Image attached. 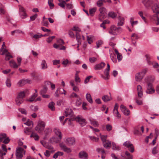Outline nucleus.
Wrapping results in <instances>:
<instances>
[{
    "label": "nucleus",
    "instance_id": "f257e3e1",
    "mask_svg": "<svg viewBox=\"0 0 159 159\" xmlns=\"http://www.w3.org/2000/svg\"><path fill=\"white\" fill-rule=\"evenodd\" d=\"M45 122L41 120H39L35 128V130L39 133H42L45 126Z\"/></svg>",
    "mask_w": 159,
    "mask_h": 159
},
{
    "label": "nucleus",
    "instance_id": "f03ea898",
    "mask_svg": "<svg viewBox=\"0 0 159 159\" xmlns=\"http://www.w3.org/2000/svg\"><path fill=\"white\" fill-rule=\"evenodd\" d=\"M147 69H143L140 72L136 74L135 75V80L137 81L140 82L145 76L147 71Z\"/></svg>",
    "mask_w": 159,
    "mask_h": 159
},
{
    "label": "nucleus",
    "instance_id": "7ed1b4c3",
    "mask_svg": "<svg viewBox=\"0 0 159 159\" xmlns=\"http://www.w3.org/2000/svg\"><path fill=\"white\" fill-rule=\"evenodd\" d=\"M99 135L104 147L107 149L109 148V142L108 140L107 139V136L102 135L101 134Z\"/></svg>",
    "mask_w": 159,
    "mask_h": 159
},
{
    "label": "nucleus",
    "instance_id": "20e7f679",
    "mask_svg": "<svg viewBox=\"0 0 159 159\" xmlns=\"http://www.w3.org/2000/svg\"><path fill=\"white\" fill-rule=\"evenodd\" d=\"M19 12L20 17L22 19H25L27 17V14L26 11V10L21 5H18Z\"/></svg>",
    "mask_w": 159,
    "mask_h": 159
},
{
    "label": "nucleus",
    "instance_id": "39448f33",
    "mask_svg": "<svg viewBox=\"0 0 159 159\" xmlns=\"http://www.w3.org/2000/svg\"><path fill=\"white\" fill-rule=\"evenodd\" d=\"M25 151L22 148H19L16 150V155L17 159H21L25 154Z\"/></svg>",
    "mask_w": 159,
    "mask_h": 159
},
{
    "label": "nucleus",
    "instance_id": "423d86ee",
    "mask_svg": "<svg viewBox=\"0 0 159 159\" xmlns=\"http://www.w3.org/2000/svg\"><path fill=\"white\" fill-rule=\"evenodd\" d=\"M121 30L120 27H116L114 25H111L110 27V34L113 35L118 34Z\"/></svg>",
    "mask_w": 159,
    "mask_h": 159
},
{
    "label": "nucleus",
    "instance_id": "0eeeda50",
    "mask_svg": "<svg viewBox=\"0 0 159 159\" xmlns=\"http://www.w3.org/2000/svg\"><path fill=\"white\" fill-rule=\"evenodd\" d=\"M75 120L78 122L82 126H84L87 123L85 120L81 116H77L75 118Z\"/></svg>",
    "mask_w": 159,
    "mask_h": 159
},
{
    "label": "nucleus",
    "instance_id": "6e6552de",
    "mask_svg": "<svg viewBox=\"0 0 159 159\" xmlns=\"http://www.w3.org/2000/svg\"><path fill=\"white\" fill-rule=\"evenodd\" d=\"M151 8L154 13L159 14V2L157 0L155 1Z\"/></svg>",
    "mask_w": 159,
    "mask_h": 159
},
{
    "label": "nucleus",
    "instance_id": "1a4fd4ad",
    "mask_svg": "<svg viewBox=\"0 0 159 159\" xmlns=\"http://www.w3.org/2000/svg\"><path fill=\"white\" fill-rule=\"evenodd\" d=\"M148 82L146 93L149 94L153 93L155 92V90L153 87L152 84L150 82Z\"/></svg>",
    "mask_w": 159,
    "mask_h": 159
},
{
    "label": "nucleus",
    "instance_id": "9d476101",
    "mask_svg": "<svg viewBox=\"0 0 159 159\" xmlns=\"http://www.w3.org/2000/svg\"><path fill=\"white\" fill-rule=\"evenodd\" d=\"M123 145L128 148L130 152H134V148L133 145L129 141L125 142L123 143Z\"/></svg>",
    "mask_w": 159,
    "mask_h": 159
},
{
    "label": "nucleus",
    "instance_id": "9b49d317",
    "mask_svg": "<svg viewBox=\"0 0 159 159\" xmlns=\"http://www.w3.org/2000/svg\"><path fill=\"white\" fill-rule=\"evenodd\" d=\"M104 75H102L101 76L105 80H108L109 79V64H107V68L104 71Z\"/></svg>",
    "mask_w": 159,
    "mask_h": 159
},
{
    "label": "nucleus",
    "instance_id": "f8f14e48",
    "mask_svg": "<svg viewBox=\"0 0 159 159\" xmlns=\"http://www.w3.org/2000/svg\"><path fill=\"white\" fill-rule=\"evenodd\" d=\"M100 14L99 15L98 19L101 21L102 20V18H104L106 15V10L104 7L101 8L99 9Z\"/></svg>",
    "mask_w": 159,
    "mask_h": 159
},
{
    "label": "nucleus",
    "instance_id": "ddd939ff",
    "mask_svg": "<svg viewBox=\"0 0 159 159\" xmlns=\"http://www.w3.org/2000/svg\"><path fill=\"white\" fill-rule=\"evenodd\" d=\"M156 0H143V3L146 8L152 7Z\"/></svg>",
    "mask_w": 159,
    "mask_h": 159
},
{
    "label": "nucleus",
    "instance_id": "4468645a",
    "mask_svg": "<svg viewBox=\"0 0 159 159\" xmlns=\"http://www.w3.org/2000/svg\"><path fill=\"white\" fill-rule=\"evenodd\" d=\"M65 142L68 145L71 146L75 144V140L74 138H68L66 139Z\"/></svg>",
    "mask_w": 159,
    "mask_h": 159
},
{
    "label": "nucleus",
    "instance_id": "2eb2a0df",
    "mask_svg": "<svg viewBox=\"0 0 159 159\" xmlns=\"http://www.w3.org/2000/svg\"><path fill=\"white\" fill-rule=\"evenodd\" d=\"M118 106L117 103H116L115 104L114 109L113 110V113L115 116L117 117V118L119 119L120 118L121 116L118 111Z\"/></svg>",
    "mask_w": 159,
    "mask_h": 159
},
{
    "label": "nucleus",
    "instance_id": "dca6fc26",
    "mask_svg": "<svg viewBox=\"0 0 159 159\" xmlns=\"http://www.w3.org/2000/svg\"><path fill=\"white\" fill-rule=\"evenodd\" d=\"M60 146L61 148L63 150L64 152L67 153H70L72 151L70 148L67 147L66 145L63 143H60Z\"/></svg>",
    "mask_w": 159,
    "mask_h": 159
},
{
    "label": "nucleus",
    "instance_id": "f3484780",
    "mask_svg": "<svg viewBox=\"0 0 159 159\" xmlns=\"http://www.w3.org/2000/svg\"><path fill=\"white\" fill-rule=\"evenodd\" d=\"M52 132V129L50 128H47L44 131V139H47L51 134Z\"/></svg>",
    "mask_w": 159,
    "mask_h": 159
},
{
    "label": "nucleus",
    "instance_id": "a211bd4d",
    "mask_svg": "<svg viewBox=\"0 0 159 159\" xmlns=\"http://www.w3.org/2000/svg\"><path fill=\"white\" fill-rule=\"evenodd\" d=\"M105 64L103 62L96 64L95 65L94 69L96 70H99L102 69L105 66Z\"/></svg>",
    "mask_w": 159,
    "mask_h": 159
},
{
    "label": "nucleus",
    "instance_id": "6ab92c4d",
    "mask_svg": "<svg viewBox=\"0 0 159 159\" xmlns=\"http://www.w3.org/2000/svg\"><path fill=\"white\" fill-rule=\"evenodd\" d=\"M158 14L156 13V14L150 16V18L151 20L157 21L156 24L157 25H159V18L158 16Z\"/></svg>",
    "mask_w": 159,
    "mask_h": 159
},
{
    "label": "nucleus",
    "instance_id": "aec40b11",
    "mask_svg": "<svg viewBox=\"0 0 159 159\" xmlns=\"http://www.w3.org/2000/svg\"><path fill=\"white\" fill-rule=\"evenodd\" d=\"M139 37L138 35L135 33L133 34L131 36V40L132 41L133 44L135 45V43H136V41L139 39Z\"/></svg>",
    "mask_w": 159,
    "mask_h": 159
},
{
    "label": "nucleus",
    "instance_id": "412c9836",
    "mask_svg": "<svg viewBox=\"0 0 159 159\" xmlns=\"http://www.w3.org/2000/svg\"><path fill=\"white\" fill-rule=\"evenodd\" d=\"M9 65L11 67L14 69H17L19 66L18 64L16 63L14 60H11L9 61Z\"/></svg>",
    "mask_w": 159,
    "mask_h": 159
},
{
    "label": "nucleus",
    "instance_id": "4be33fe9",
    "mask_svg": "<svg viewBox=\"0 0 159 159\" xmlns=\"http://www.w3.org/2000/svg\"><path fill=\"white\" fill-rule=\"evenodd\" d=\"M138 96L142 98L143 96L142 88L141 86L138 85L137 86Z\"/></svg>",
    "mask_w": 159,
    "mask_h": 159
},
{
    "label": "nucleus",
    "instance_id": "5701e85b",
    "mask_svg": "<svg viewBox=\"0 0 159 159\" xmlns=\"http://www.w3.org/2000/svg\"><path fill=\"white\" fill-rule=\"evenodd\" d=\"M79 157L80 158L86 159L88 157V154L84 151H81L79 153Z\"/></svg>",
    "mask_w": 159,
    "mask_h": 159
},
{
    "label": "nucleus",
    "instance_id": "b1692460",
    "mask_svg": "<svg viewBox=\"0 0 159 159\" xmlns=\"http://www.w3.org/2000/svg\"><path fill=\"white\" fill-rule=\"evenodd\" d=\"M73 114V112L72 109H70L66 108L65 111L64 115L66 116H72Z\"/></svg>",
    "mask_w": 159,
    "mask_h": 159
},
{
    "label": "nucleus",
    "instance_id": "393cba45",
    "mask_svg": "<svg viewBox=\"0 0 159 159\" xmlns=\"http://www.w3.org/2000/svg\"><path fill=\"white\" fill-rule=\"evenodd\" d=\"M54 132L56 135L58 136L60 139L62 138V134L60 130L57 129L55 128L54 129Z\"/></svg>",
    "mask_w": 159,
    "mask_h": 159
},
{
    "label": "nucleus",
    "instance_id": "a878e982",
    "mask_svg": "<svg viewBox=\"0 0 159 159\" xmlns=\"http://www.w3.org/2000/svg\"><path fill=\"white\" fill-rule=\"evenodd\" d=\"M76 40L78 42V46L77 47L78 48V50H79V49L78 48L79 47V45L81 44V35L79 32H77L76 33Z\"/></svg>",
    "mask_w": 159,
    "mask_h": 159
},
{
    "label": "nucleus",
    "instance_id": "bb28decb",
    "mask_svg": "<svg viewBox=\"0 0 159 159\" xmlns=\"http://www.w3.org/2000/svg\"><path fill=\"white\" fill-rule=\"evenodd\" d=\"M35 93H34L28 100V101L32 102L33 101L36 97L37 96V90L36 89L35 90Z\"/></svg>",
    "mask_w": 159,
    "mask_h": 159
},
{
    "label": "nucleus",
    "instance_id": "cd10ccee",
    "mask_svg": "<svg viewBox=\"0 0 159 159\" xmlns=\"http://www.w3.org/2000/svg\"><path fill=\"white\" fill-rule=\"evenodd\" d=\"M111 146L112 149L115 150H119L120 149V147L116 145L114 143H111L110 141V147Z\"/></svg>",
    "mask_w": 159,
    "mask_h": 159
},
{
    "label": "nucleus",
    "instance_id": "c85d7f7f",
    "mask_svg": "<svg viewBox=\"0 0 159 159\" xmlns=\"http://www.w3.org/2000/svg\"><path fill=\"white\" fill-rule=\"evenodd\" d=\"M61 89V88H58L57 90H56V91L55 92V96L56 97H58L59 96V94L60 93L61 94H64V95H66V91L64 89H63L62 90L64 92L63 93H60V90Z\"/></svg>",
    "mask_w": 159,
    "mask_h": 159
},
{
    "label": "nucleus",
    "instance_id": "c756f323",
    "mask_svg": "<svg viewBox=\"0 0 159 159\" xmlns=\"http://www.w3.org/2000/svg\"><path fill=\"white\" fill-rule=\"evenodd\" d=\"M41 67V69L42 70H44L47 68L48 65L45 60H43L42 61Z\"/></svg>",
    "mask_w": 159,
    "mask_h": 159
},
{
    "label": "nucleus",
    "instance_id": "7c9ffc66",
    "mask_svg": "<svg viewBox=\"0 0 159 159\" xmlns=\"http://www.w3.org/2000/svg\"><path fill=\"white\" fill-rule=\"evenodd\" d=\"M24 99L22 98H20L18 97H16L15 99V101L16 105H20L24 102Z\"/></svg>",
    "mask_w": 159,
    "mask_h": 159
},
{
    "label": "nucleus",
    "instance_id": "2f4dec72",
    "mask_svg": "<svg viewBox=\"0 0 159 159\" xmlns=\"http://www.w3.org/2000/svg\"><path fill=\"white\" fill-rule=\"evenodd\" d=\"M61 139H59V137L58 138L56 137H52L51 138L50 140V142L52 143H57L60 141Z\"/></svg>",
    "mask_w": 159,
    "mask_h": 159
},
{
    "label": "nucleus",
    "instance_id": "473e14b6",
    "mask_svg": "<svg viewBox=\"0 0 159 159\" xmlns=\"http://www.w3.org/2000/svg\"><path fill=\"white\" fill-rule=\"evenodd\" d=\"M118 19L119 20V21L118 23V26H122L124 24V18L121 16H119L118 17Z\"/></svg>",
    "mask_w": 159,
    "mask_h": 159
},
{
    "label": "nucleus",
    "instance_id": "72a5a7b5",
    "mask_svg": "<svg viewBox=\"0 0 159 159\" xmlns=\"http://www.w3.org/2000/svg\"><path fill=\"white\" fill-rule=\"evenodd\" d=\"M54 105L55 103L53 102H50L49 103L48 107L52 111H54L55 109Z\"/></svg>",
    "mask_w": 159,
    "mask_h": 159
},
{
    "label": "nucleus",
    "instance_id": "f704fd0d",
    "mask_svg": "<svg viewBox=\"0 0 159 159\" xmlns=\"http://www.w3.org/2000/svg\"><path fill=\"white\" fill-rule=\"evenodd\" d=\"M86 98L87 101L90 103H92L93 102L91 95L90 93H87Z\"/></svg>",
    "mask_w": 159,
    "mask_h": 159
},
{
    "label": "nucleus",
    "instance_id": "c9c22d12",
    "mask_svg": "<svg viewBox=\"0 0 159 159\" xmlns=\"http://www.w3.org/2000/svg\"><path fill=\"white\" fill-rule=\"evenodd\" d=\"M109 23V21L108 20H106L103 21L102 23L100 25V27L103 28L104 29H106L105 25L108 24Z\"/></svg>",
    "mask_w": 159,
    "mask_h": 159
},
{
    "label": "nucleus",
    "instance_id": "e433bc0d",
    "mask_svg": "<svg viewBox=\"0 0 159 159\" xmlns=\"http://www.w3.org/2000/svg\"><path fill=\"white\" fill-rule=\"evenodd\" d=\"M138 14L142 18V19L143 20L144 22L145 23H147V20L146 19L145 17L143 16V13L142 11H139L138 12Z\"/></svg>",
    "mask_w": 159,
    "mask_h": 159
},
{
    "label": "nucleus",
    "instance_id": "4c0bfd02",
    "mask_svg": "<svg viewBox=\"0 0 159 159\" xmlns=\"http://www.w3.org/2000/svg\"><path fill=\"white\" fill-rule=\"evenodd\" d=\"M25 91H21L18 93L17 97L23 99L25 96Z\"/></svg>",
    "mask_w": 159,
    "mask_h": 159
},
{
    "label": "nucleus",
    "instance_id": "58836bf2",
    "mask_svg": "<svg viewBox=\"0 0 159 159\" xmlns=\"http://www.w3.org/2000/svg\"><path fill=\"white\" fill-rule=\"evenodd\" d=\"M31 138L33 137L36 141L38 140L39 139V137L38 134L36 133H33L30 135Z\"/></svg>",
    "mask_w": 159,
    "mask_h": 159
},
{
    "label": "nucleus",
    "instance_id": "ea45409f",
    "mask_svg": "<svg viewBox=\"0 0 159 159\" xmlns=\"http://www.w3.org/2000/svg\"><path fill=\"white\" fill-rule=\"evenodd\" d=\"M78 72L77 71L75 74V81L76 82L80 83V77H79L78 76Z\"/></svg>",
    "mask_w": 159,
    "mask_h": 159
},
{
    "label": "nucleus",
    "instance_id": "a19ab883",
    "mask_svg": "<svg viewBox=\"0 0 159 159\" xmlns=\"http://www.w3.org/2000/svg\"><path fill=\"white\" fill-rule=\"evenodd\" d=\"M26 83V80L22 79L20 80L18 83V85L19 86H22Z\"/></svg>",
    "mask_w": 159,
    "mask_h": 159
},
{
    "label": "nucleus",
    "instance_id": "79ce46f5",
    "mask_svg": "<svg viewBox=\"0 0 159 159\" xmlns=\"http://www.w3.org/2000/svg\"><path fill=\"white\" fill-rule=\"evenodd\" d=\"M31 128H29L28 127L25 128L24 129V133L27 135H29L30 133L31 132Z\"/></svg>",
    "mask_w": 159,
    "mask_h": 159
},
{
    "label": "nucleus",
    "instance_id": "37998d69",
    "mask_svg": "<svg viewBox=\"0 0 159 159\" xmlns=\"http://www.w3.org/2000/svg\"><path fill=\"white\" fill-rule=\"evenodd\" d=\"M146 57V60L148 64L149 65H151L152 64V63L150 61V57L148 55L146 54L145 55Z\"/></svg>",
    "mask_w": 159,
    "mask_h": 159
},
{
    "label": "nucleus",
    "instance_id": "c03bdc74",
    "mask_svg": "<svg viewBox=\"0 0 159 159\" xmlns=\"http://www.w3.org/2000/svg\"><path fill=\"white\" fill-rule=\"evenodd\" d=\"M117 16V14L116 12L113 11H111L110 12V17H111L113 19H115L116 18Z\"/></svg>",
    "mask_w": 159,
    "mask_h": 159
},
{
    "label": "nucleus",
    "instance_id": "a18cd8bd",
    "mask_svg": "<svg viewBox=\"0 0 159 159\" xmlns=\"http://www.w3.org/2000/svg\"><path fill=\"white\" fill-rule=\"evenodd\" d=\"M105 0H99L97 2V5L99 7H100L103 5V2H105Z\"/></svg>",
    "mask_w": 159,
    "mask_h": 159
},
{
    "label": "nucleus",
    "instance_id": "49530a36",
    "mask_svg": "<svg viewBox=\"0 0 159 159\" xmlns=\"http://www.w3.org/2000/svg\"><path fill=\"white\" fill-rule=\"evenodd\" d=\"M6 84L7 87L10 88L11 86V80L9 79H7L6 81Z\"/></svg>",
    "mask_w": 159,
    "mask_h": 159
},
{
    "label": "nucleus",
    "instance_id": "de8ad7c7",
    "mask_svg": "<svg viewBox=\"0 0 159 159\" xmlns=\"http://www.w3.org/2000/svg\"><path fill=\"white\" fill-rule=\"evenodd\" d=\"M42 37H43V35L40 34H34L33 38L35 39H38Z\"/></svg>",
    "mask_w": 159,
    "mask_h": 159
},
{
    "label": "nucleus",
    "instance_id": "09e8293b",
    "mask_svg": "<svg viewBox=\"0 0 159 159\" xmlns=\"http://www.w3.org/2000/svg\"><path fill=\"white\" fill-rule=\"evenodd\" d=\"M47 90V88L46 87H44V88L40 91V94L42 95L46 93Z\"/></svg>",
    "mask_w": 159,
    "mask_h": 159
},
{
    "label": "nucleus",
    "instance_id": "8fccbe9b",
    "mask_svg": "<svg viewBox=\"0 0 159 159\" xmlns=\"http://www.w3.org/2000/svg\"><path fill=\"white\" fill-rule=\"evenodd\" d=\"M158 152V151L157 149V147L156 146L154 147L152 150V153L153 154L155 155Z\"/></svg>",
    "mask_w": 159,
    "mask_h": 159
},
{
    "label": "nucleus",
    "instance_id": "3c124183",
    "mask_svg": "<svg viewBox=\"0 0 159 159\" xmlns=\"http://www.w3.org/2000/svg\"><path fill=\"white\" fill-rule=\"evenodd\" d=\"M12 56L10 54L9 52L6 54L5 60L8 61L11 58H12Z\"/></svg>",
    "mask_w": 159,
    "mask_h": 159
},
{
    "label": "nucleus",
    "instance_id": "603ef678",
    "mask_svg": "<svg viewBox=\"0 0 159 159\" xmlns=\"http://www.w3.org/2000/svg\"><path fill=\"white\" fill-rule=\"evenodd\" d=\"M102 99L104 102H107L109 100V98L108 96L104 95L102 97Z\"/></svg>",
    "mask_w": 159,
    "mask_h": 159
},
{
    "label": "nucleus",
    "instance_id": "864d4df0",
    "mask_svg": "<svg viewBox=\"0 0 159 159\" xmlns=\"http://www.w3.org/2000/svg\"><path fill=\"white\" fill-rule=\"evenodd\" d=\"M124 114L126 116H128L130 114V111L127 108L125 110L122 111Z\"/></svg>",
    "mask_w": 159,
    "mask_h": 159
},
{
    "label": "nucleus",
    "instance_id": "5fc2aeb1",
    "mask_svg": "<svg viewBox=\"0 0 159 159\" xmlns=\"http://www.w3.org/2000/svg\"><path fill=\"white\" fill-rule=\"evenodd\" d=\"M6 137V135L5 134H0V142H2L4 139Z\"/></svg>",
    "mask_w": 159,
    "mask_h": 159
},
{
    "label": "nucleus",
    "instance_id": "6e6d98bb",
    "mask_svg": "<svg viewBox=\"0 0 159 159\" xmlns=\"http://www.w3.org/2000/svg\"><path fill=\"white\" fill-rule=\"evenodd\" d=\"M110 56L111 57V60L114 63H116L117 62L116 56L115 54H114L113 56H111L110 54Z\"/></svg>",
    "mask_w": 159,
    "mask_h": 159
},
{
    "label": "nucleus",
    "instance_id": "4d7b16f0",
    "mask_svg": "<svg viewBox=\"0 0 159 159\" xmlns=\"http://www.w3.org/2000/svg\"><path fill=\"white\" fill-rule=\"evenodd\" d=\"M5 11L3 9V5L0 3V14H3L4 13Z\"/></svg>",
    "mask_w": 159,
    "mask_h": 159
},
{
    "label": "nucleus",
    "instance_id": "13d9d810",
    "mask_svg": "<svg viewBox=\"0 0 159 159\" xmlns=\"http://www.w3.org/2000/svg\"><path fill=\"white\" fill-rule=\"evenodd\" d=\"M18 110L22 114L26 115L27 114V111L25 109L20 108Z\"/></svg>",
    "mask_w": 159,
    "mask_h": 159
},
{
    "label": "nucleus",
    "instance_id": "bf43d9fd",
    "mask_svg": "<svg viewBox=\"0 0 159 159\" xmlns=\"http://www.w3.org/2000/svg\"><path fill=\"white\" fill-rule=\"evenodd\" d=\"M6 154L5 152H3L2 150L0 149V159H4L3 156Z\"/></svg>",
    "mask_w": 159,
    "mask_h": 159
},
{
    "label": "nucleus",
    "instance_id": "052dcab7",
    "mask_svg": "<svg viewBox=\"0 0 159 159\" xmlns=\"http://www.w3.org/2000/svg\"><path fill=\"white\" fill-rule=\"evenodd\" d=\"M38 15L37 14H35V15L31 16L30 17V21H34V20L37 17Z\"/></svg>",
    "mask_w": 159,
    "mask_h": 159
},
{
    "label": "nucleus",
    "instance_id": "680f3d73",
    "mask_svg": "<svg viewBox=\"0 0 159 159\" xmlns=\"http://www.w3.org/2000/svg\"><path fill=\"white\" fill-rule=\"evenodd\" d=\"M92 77V76H87L85 79L84 81V83L86 84L88 83L90 80V79Z\"/></svg>",
    "mask_w": 159,
    "mask_h": 159
},
{
    "label": "nucleus",
    "instance_id": "e2e57ef3",
    "mask_svg": "<svg viewBox=\"0 0 159 159\" xmlns=\"http://www.w3.org/2000/svg\"><path fill=\"white\" fill-rule=\"evenodd\" d=\"M2 152H5L6 153L7 152V149L6 148V146L4 144H2Z\"/></svg>",
    "mask_w": 159,
    "mask_h": 159
},
{
    "label": "nucleus",
    "instance_id": "0e129e2a",
    "mask_svg": "<svg viewBox=\"0 0 159 159\" xmlns=\"http://www.w3.org/2000/svg\"><path fill=\"white\" fill-rule=\"evenodd\" d=\"M30 108L32 110H33L34 111H36L38 109V107L37 106H34L32 105L30 107Z\"/></svg>",
    "mask_w": 159,
    "mask_h": 159
},
{
    "label": "nucleus",
    "instance_id": "69168bd1",
    "mask_svg": "<svg viewBox=\"0 0 159 159\" xmlns=\"http://www.w3.org/2000/svg\"><path fill=\"white\" fill-rule=\"evenodd\" d=\"M66 4V3L64 1H62V2L58 4V5L62 8L65 7V5Z\"/></svg>",
    "mask_w": 159,
    "mask_h": 159
},
{
    "label": "nucleus",
    "instance_id": "338daca9",
    "mask_svg": "<svg viewBox=\"0 0 159 159\" xmlns=\"http://www.w3.org/2000/svg\"><path fill=\"white\" fill-rule=\"evenodd\" d=\"M117 58L118 61H120L122 60L123 58L122 55L121 53L118 54L117 55Z\"/></svg>",
    "mask_w": 159,
    "mask_h": 159
},
{
    "label": "nucleus",
    "instance_id": "774afa93",
    "mask_svg": "<svg viewBox=\"0 0 159 159\" xmlns=\"http://www.w3.org/2000/svg\"><path fill=\"white\" fill-rule=\"evenodd\" d=\"M89 61L92 63L95 62L97 60V58L95 57H90L89 58Z\"/></svg>",
    "mask_w": 159,
    "mask_h": 159
}]
</instances>
